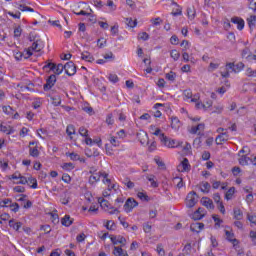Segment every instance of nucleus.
I'll return each instance as SVG.
<instances>
[{
	"label": "nucleus",
	"instance_id": "nucleus-1",
	"mask_svg": "<svg viewBox=\"0 0 256 256\" xmlns=\"http://www.w3.org/2000/svg\"><path fill=\"white\" fill-rule=\"evenodd\" d=\"M160 141L162 145L168 147V149H175V147H183V142H177L175 139H171L165 136V133L160 134Z\"/></svg>",
	"mask_w": 256,
	"mask_h": 256
},
{
	"label": "nucleus",
	"instance_id": "nucleus-2",
	"mask_svg": "<svg viewBox=\"0 0 256 256\" xmlns=\"http://www.w3.org/2000/svg\"><path fill=\"white\" fill-rule=\"evenodd\" d=\"M98 203H100V207H102V209H104V211H108V213L110 215H115L116 213H119V209L111 206L109 201H107L103 197L98 198Z\"/></svg>",
	"mask_w": 256,
	"mask_h": 256
},
{
	"label": "nucleus",
	"instance_id": "nucleus-3",
	"mask_svg": "<svg viewBox=\"0 0 256 256\" xmlns=\"http://www.w3.org/2000/svg\"><path fill=\"white\" fill-rule=\"evenodd\" d=\"M197 201H199V197L197 196V193L192 191L188 193L186 197V207L191 209L192 207H195L197 205Z\"/></svg>",
	"mask_w": 256,
	"mask_h": 256
},
{
	"label": "nucleus",
	"instance_id": "nucleus-4",
	"mask_svg": "<svg viewBox=\"0 0 256 256\" xmlns=\"http://www.w3.org/2000/svg\"><path fill=\"white\" fill-rule=\"evenodd\" d=\"M101 177H103V179H107V177H109V173L105 171H100L98 173L92 174L89 177V184L95 185V183H97L98 181H101Z\"/></svg>",
	"mask_w": 256,
	"mask_h": 256
},
{
	"label": "nucleus",
	"instance_id": "nucleus-5",
	"mask_svg": "<svg viewBox=\"0 0 256 256\" xmlns=\"http://www.w3.org/2000/svg\"><path fill=\"white\" fill-rule=\"evenodd\" d=\"M139 205V202L135 200V198H128L124 204V211L126 213H131L135 207Z\"/></svg>",
	"mask_w": 256,
	"mask_h": 256
},
{
	"label": "nucleus",
	"instance_id": "nucleus-6",
	"mask_svg": "<svg viewBox=\"0 0 256 256\" xmlns=\"http://www.w3.org/2000/svg\"><path fill=\"white\" fill-rule=\"evenodd\" d=\"M55 83H57V76L52 74L47 78L46 83L43 86L44 91H51L55 86Z\"/></svg>",
	"mask_w": 256,
	"mask_h": 256
},
{
	"label": "nucleus",
	"instance_id": "nucleus-7",
	"mask_svg": "<svg viewBox=\"0 0 256 256\" xmlns=\"http://www.w3.org/2000/svg\"><path fill=\"white\" fill-rule=\"evenodd\" d=\"M45 67H48L51 71H54L56 75H61V73L65 71V65L63 64L56 65L55 63H48L47 65L44 66V68Z\"/></svg>",
	"mask_w": 256,
	"mask_h": 256
},
{
	"label": "nucleus",
	"instance_id": "nucleus-8",
	"mask_svg": "<svg viewBox=\"0 0 256 256\" xmlns=\"http://www.w3.org/2000/svg\"><path fill=\"white\" fill-rule=\"evenodd\" d=\"M65 73L68 75V77H73V75L77 73V66H75L73 61H69L65 64Z\"/></svg>",
	"mask_w": 256,
	"mask_h": 256
},
{
	"label": "nucleus",
	"instance_id": "nucleus-9",
	"mask_svg": "<svg viewBox=\"0 0 256 256\" xmlns=\"http://www.w3.org/2000/svg\"><path fill=\"white\" fill-rule=\"evenodd\" d=\"M177 171H179V173H188V171H191V164H189V159L184 158L183 161L177 166Z\"/></svg>",
	"mask_w": 256,
	"mask_h": 256
},
{
	"label": "nucleus",
	"instance_id": "nucleus-10",
	"mask_svg": "<svg viewBox=\"0 0 256 256\" xmlns=\"http://www.w3.org/2000/svg\"><path fill=\"white\" fill-rule=\"evenodd\" d=\"M111 242L113 245H122V247H125V244L127 243V239L125 237L119 235V236H111L110 237Z\"/></svg>",
	"mask_w": 256,
	"mask_h": 256
},
{
	"label": "nucleus",
	"instance_id": "nucleus-11",
	"mask_svg": "<svg viewBox=\"0 0 256 256\" xmlns=\"http://www.w3.org/2000/svg\"><path fill=\"white\" fill-rule=\"evenodd\" d=\"M204 228L205 224L201 222H194L190 225V231H192V233H201V231H203Z\"/></svg>",
	"mask_w": 256,
	"mask_h": 256
},
{
	"label": "nucleus",
	"instance_id": "nucleus-12",
	"mask_svg": "<svg viewBox=\"0 0 256 256\" xmlns=\"http://www.w3.org/2000/svg\"><path fill=\"white\" fill-rule=\"evenodd\" d=\"M232 23H234L235 25H237V29L239 31H243V29L245 28V20H243V18H239V17H233L231 19Z\"/></svg>",
	"mask_w": 256,
	"mask_h": 256
},
{
	"label": "nucleus",
	"instance_id": "nucleus-13",
	"mask_svg": "<svg viewBox=\"0 0 256 256\" xmlns=\"http://www.w3.org/2000/svg\"><path fill=\"white\" fill-rule=\"evenodd\" d=\"M228 140H229V134H227V132L219 134L215 139L216 145H223V143H225V141H228Z\"/></svg>",
	"mask_w": 256,
	"mask_h": 256
},
{
	"label": "nucleus",
	"instance_id": "nucleus-14",
	"mask_svg": "<svg viewBox=\"0 0 256 256\" xmlns=\"http://www.w3.org/2000/svg\"><path fill=\"white\" fill-rule=\"evenodd\" d=\"M29 49L39 53V51L43 49V44L41 40H36L35 42H33L32 45L29 47Z\"/></svg>",
	"mask_w": 256,
	"mask_h": 256
},
{
	"label": "nucleus",
	"instance_id": "nucleus-15",
	"mask_svg": "<svg viewBox=\"0 0 256 256\" xmlns=\"http://www.w3.org/2000/svg\"><path fill=\"white\" fill-rule=\"evenodd\" d=\"M137 139L140 141L141 145H145L147 141H149V136H147V132H139L137 133Z\"/></svg>",
	"mask_w": 256,
	"mask_h": 256
},
{
	"label": "nucleus",
	"instance_id": "nucleus-16",
	"mask_svg": "<svg viewBox=\"0 0 256 256\" xmlns=\"http://www.w3.org/2000/svg\"><path fill=\"white\" fill-rule=\"evenodd\" d=\"M202 205L206 207V209H215V205H213V200L207 197L202 198Z\"/></svg>",
	"mask_w": 256,
	"mask_h": 256
},
{
	"label": "nucleus",
	"instance_id": "nucleus-17",
	"mask_svg": "<svg viewBox=\"0 0 256 256\" xmlns=\"http://www.w3.org/2000/svg\"><path fill=\"white\" fill-rule=\"evenodd\" d=\"M81 59L83 61H88V63H93V61H95L93 55H91V53L87 51L81 53Z\"/></svg>",
	"mask_w": 256,
	"mask_h": 256
},
{
	"label": "nucleus",
	"instance_id": "nucleus-18",
	"mask_svg": "<svg viewBox=\"0 0 256 256\" xmlns=\"http://www.w3.org/2000/svg\"><path fill=\"white\" fill-rule=\"evenodd\" d=\"M8 225H9V227H11L12 229H14V231H19V230L21 229V227H23V223H21V222H16L15 219L9 220Z\"/></svg>",
	"mask_w": 256,
	"mask_h": 256
},
{
	"label": "nucleus",
	"instance_id": "nucleus-19",
	"mask_svg": "<svg viewBox=\"0 0 256 256\" xmlns=\"http://www.w3.org/2000/svg\"><path fill=\"white\" fill-rule=\"evenodd\" d=\"M171 127L175 131H179V129L181 128V121L179 120V118H177V117H172L171 118Z\"/></svg>",
	"mask_w": 256,
	"mask_h": 256
},
{
	"label": "nucleus",
	"instance_id": "nucleus-20",
	"mask_svg": "<svg viewBox=\"0 0 256 256\" xmlns=\"http://www.w3.org/2000/svg\"><path fill=\"white\" fill-rule=\"evenodd\" d=\"M225 235H226L227 241H230V243H233L234 246L237 245V243H239V241L235 239V234L231 233L230 231L226 230Z\"/></svg>",
	"mask_w": 256,
	"mask_h": 256
},
{
	"label": "nucleus",
	"instance_id": "nucleus-21",
	"mask_svg": "<svg viewBox=\"0 0 256 256\" xmlns=\"http://www.w3.org/2000/svg\"><path fill=\"white\" fill-rule=\"evenodd\" d=\"M61 224L64 225V227H71V225H73V219H71V216L65 215L64 218L61 219Z\"/></svg>",
	"mask_w": 256,
	"mask_h": 256
},
{
	"label": "nucleus",
	"instance_id": "nucleus-22",
	"mask_svg": "<svg viewBox=\"0 0 256 256\" xmlns=\"http://www.w3.org/2000/svg\"><path fill=\"white\" fill-rule=\"evenodd\" d=\"M113 255H115V256H128L127 251L123 250V248H121L119 246L114 247Z\"/></svg>",
	"mask_w": 256,
	"mask_h": 256
},
{
	"label": "nucleus",
	"instance_id": "nucleus-23",
	"mask_svg": "<svg viewBox=\"0 0 256 256\" xmlns=\"http://www.w3.org/2000/svg\"><path fill=\"white\" fill-rule=\"evenodd\" d=\"M233 215L236 221H241L243 219V211H241L239 208L233 209Z\"/></svg>",
	"mask_w": 256,
	"mask_h": 256
},
{
	"label": "nucleus",
	"instance_id": "nucleus-24",
	"mask_svg": "<svg viewBox=\"0 0 256 256\" xmlns=\"http://www.w3.org/2000/svg\"><path fill=\"white\" fill-rule=\"evenodd\" d=\"M29 155L30 157H34V159H37V157H39L40 155L39 148L37 146L29 147Z\"/></svg>",
	"mask_w": 256,
	"mask_h": 256
},
{
	"label": "nucleus",
	"instance_id": "nucleus-25",
	"mask_svg": "<svg viewBox=\"0 0 256 256\" xmlns=\"http://www.w3.org/2000/svg\"><path fill=\"white\" fill-rule=\"evenodd\" d=\"M200 190L202 193H209V191H211V184H209V182H202L200 184Z\"/></svg>",
	"mask_w": 256,
	"mask_h": 256
},
{
	"label": "nucleus",
	"instance_id": "nucleus-26",
	"mask_svg": "<svg viewBox=\"0 0 256 256\" xmlns=\"http://www.w3.org/2000/svg\"><path fill=\"white\" fill-rule=\"evenodd\" d=\"M0 131L6 133V135H11L13 133V128L11 126H4L0 124Z\"/></svg>",
	"mask_w": 256,
	"mask_h": 256
},
{
	"label": "nucleus",
	"instance_id": "nucleus-27",
	"mask_svg": "<svg viewBox=\"0 0 256 256\" xmlns=\"http://www.w3.org/2000/svg\"><path fill=\"white\" fill-rule=\"evenodd\" d=\"M146 179L148 181H150L151 187H153L154 189L159 187V183H157V181H155V175H147Z\"/></svg>",
	"mask_w": 256,
	"mask_h": 256
},
{
	"label": "nucleus",
	"instance_id": "nucleus-28",
	"mask_svg": "<svg viewBox=\"0 0 256 256\" xmlns=\"http://www.w3.org/2000/svg\"><path fill=\"white\" fill-rule=\"evenodd\" d=\"M233 195H235V187H231L225 194V199L227 201H231L233 199Z\"/></svg>",
	"mask_w": 256,
	"mask_h": 256
},
{
	"label": "nucleus",
	"instance_id": "nucleus-29",
	"mask_svg": "<svg viewBox=\"0 0 256 256\" xmlns=\"http://www.w3.org/2000/svg\"><path fill=\"white\" fill-rule=\"evenodd\" d=\"M62 169L64 171H73V169H75V165L71 162L64 163L62 164Z\"/></svg>",
	"mask_w": 256,
	"mask_h": 256
},
{
	"label": "nucleus",
	"instance_id": "nucleus-30",
	"mask_svg": "<svg viewBox=\"0 0 256 256\" xmlns=\"http://www.w3.org/2000/svg\"><path fill=\"white\" fill-rule=\"evenodd\" d=\"M67 157H70L71 161H81V156L77 153H66Z\"/></svg>",
	"mask_w": 256,
	"mask_h": 256
},
{
	"label": "nucleus",
	"instance_id": "nucleus-31",
	"mask_svg": "<svg viewBox=\"0 0 256 256\" xmlns=\"http://www.w3.org/2000/svg\"><path fill=\"white\" fill-rule=\"evenodd\" d=\"M33 55V51L31 50V48L25 49L22 52V59H29V57H31Z\"/></svg>",
	"mask_w": 256,
	"mask_h": 256
},
{
	"label": "nucleus",
	"instance_id": "nucleus-32",
	"mask_svg": "<svg viewBox=\"0 0 256 256\" xmlns=\"http://www.w3.org/2000/svg\"><path fill=\"white\" fill-rule=\"evenodd\" d=\"M66 133L69 137H71V135H75V126L73 124H69L66 128Z\"/></svg>",
	"mask_w": 256,
	"mask_h": 256
},
{
	"label": "nucleus",
	"instance_id": "nucleus-33",
	"mask_svg": "<svg viewBox=\"0 0 256 256\" xmlns=\"http://www.w3.org/2000/svg\"><path fill=\"white\" fill-rule=\"evenodd\" d=\"M182 152L184 155H190L191 154V144L186 142L185 146L182 148Z\"/></svg>",
	"mask_w": 256,
	"mask_h": 256
},
{
	"label": "nucleus",
	"instance_id": "nucleus-34",
	"mask_svg": "<svg viewBox=\"0 0 256 256\" xmlns=\"http://www.w3.org/2000/svg\"><path fill=\"white\" fill-rule=\"evenodd\" d=\"M249 161H251V158L243 155L242 157L239 158V163L243 166L249 165Z\"/></svg>",
	"mask_w": 256,
	"mask_h": 256
},
{
	"label": "nucleus",
	"instance_id": "nucleus-35",
	"mask_svg": "<svg viewBox=\"0 0 256 256\" xmlns=\"http://www.w3.org/2000/svg\"><path fill=\"white\" fill-rule=\"evenodd\" d=\"M28 183H29L31 189H37V179L36 178L29 177Z\"/></svg>",
	"mask_w": 256,
	"mask_h": 256
},
{
	"label": "nucleus",
	"instance_id": "nucleus-36",
	"mask_svg": "<svg viewBox=\"0 0 256 256\" xmlns=\"http://www.w3.org/2000/svg\"><path fill=\"white\" fill-rule=\"evenodd\" d=\"M212 218H213V220L215 222V227L216 228L221 227V223H223V219L219 218L218 215H213Z\"/></svg>",
	"mask_w": 256,
	"mask_h": 256
},
{
	"label": "nucleus",
	"instance_id": "nucleus-37",
	"mask_svg": "<svg viewBox=\"0 0 256 256\" xmlns=\"http://www.w3.org/2000/svg\"><path fill=\"white\" fill-rule=\"evenodd\" d=\"M170 56H171V58L174 59V61H179V57H181V53H179V51H177V50H172L170 52Z\"/></svg>",
	"mask_w": 256,
	"mask_h": 256
},
{
	"label": "nucleus",
	"instance_id": "nucleus-38",
	"mask_svg": "<svg viewBox=\"0 0 256 256\" xmlns=\"http://www.w3.org/2000/svg\"><path fill=\"white\" fill-rule=\"evenodd\" d=\"M165 77L168 81H175V79L177 78V74L173 71H170L165 75Z\"/></svg>",
	"mask_w": 256,
	"mask_h": 256
},
{
	"label": "nucleus",
	"instance_id": "nucleus-39",
	"mask_svg": "<svg viewBox=\"0 0 256 256\" xmlns=\"http://www.w3.org/2000/svg\"><path fill=\"white\" fill-rule=\"evenodd\" d=\"M248 221H250V227H255L256 225V215H247Z\"/></svg>",
	"mask_w": 256,
	"mask_h": 256
},
{
	"label": "nucleus",
	"instance_id": "nucleus-40",
	"mask_svg": "<svg viewBox=\"0 0 256 256\" xmlns=\"http://www.w3.org/2000/svg\"><path fill=\"white\" fill-rule=\"evenodd\" d=\"M203 214L199 213V210L198 211H195L193 214H192V219H194V221H201V219H203Z\"/></svg>",
	"mask_w": 256,
	"mask_h": 256
},
{
	"label": "nucleus",
	"instance_id": "nucleus-41",
	"mask_svg": "<svg viewBox=\"0 0 256 256\" xmlns=\"http://www.w3.org/2000/svg\"><path fill=\"white\" fill-rule=\"evenodd\" d=\"M18 9L20 11H29L30 13H35V9L31 8V7H28V6H25L23 4H20Z\"/></svg>",
	"mask_w": 256,
	"mask_h": 256
},
{
	"label": "nucleus",
	"instance_id": "nucleus-42",
	"mask_svg": "<svg viewBox=\"0 0 256 256\" xmlns=\"http://www.w3.org/2000/svg\"><path fill=\"white\" fill-rule=\"evenodd\" d=\"M150 22L152 23V25H154L155 27L161 25L163 23V20L160 17L157 18H152L150 20Z\"/></svg>",
	"mask_w": 256,
	"mask_h": 256
},
{
	"label": "nucleus",
	"instance_id": "nucleus-43",
	"mask_svg": "<svg viewBox=\"0 0 256 256\" xmlns=\"http://www.w3.org/2000/svg\"><path fill=\"white\" fill-rule=\"evenodd\" d=\"M106 229H108V231H115V222L109 220L107 221L106 225H105Z\"/></svg>",
	"mask_w": 256,
	"mask_h": 256
},
{
	"label": "nucleus",
	"instance_id": "nucleus-44",
	"mask_svg": "<svg viewBox=\"0 0 256 256\" xmlns=\"http://www.w3.org/2000/svg\"><path fill=\"white\" fill-rule=\"evenodd\" d=\"M102 181L108 185V191L115 189V184L111 185V179L109 177L104 178Z\"/></svg>",
	"mask_w": 256,
	"mask_h": 256
},
{
	"label": "nucleus",
	"instance_id": "nucleus-45",
	"mask_svg": "<svg viewBox=\"0 0 256 256\" xmlns=\"http://www.w3.org/2000/svg\"><path fill=\"white\" fill-rule=\"evenodd\" d=\"M137 197H139L141 199V201H150V198L147 195V193L138 192Z\"/></svg>",
	"mask_w": 256,
	"mask_h": 256
},
{
	"label": "nucleus",
	"instance_id": "nucleus-46",
	"mask_svg": "<svg viewBox=\"0 0 256 256\" xmlns=\"http://www.w3.org/2000/svg\"><path fill=\"white\" fill-rule=\"evenodd\" d=\"M2 111L6 115H13V108L11 106H3Z\"/></svg>",
	"mask_w": 256,
	"mask_h": 256
},
{
	"label": "nucleus",
	"instance_id": "nucleus-47",
	"mask_svg": "<svg viewBox=\"0 0 256 256\" xmlns=\"http://www.w3.org/2000/svg\"><path fill=\"white\" fill-rule=\"evenodd\" d=\"M79 134L82 137H89V130H87V128L82 126V127L79 128Z\"/></svg>",
	"mask_w": 256,
	"mask_h": 256
},
{
	"label": "nucleus",
	"instance_id": "nucleus-48",
	"mask_svg": "<svg viewBox=\"0 0 256 256\" xmlns=\"http://www.w3.org/2000/svg\"><path fill=\"white\" fill-rule=\"evenodd\" d=\"M126 24L128 25V27H137V20H133L131 18H127L126 19Z\"/></svg>",
	"mask_w": 256,
	"mask_h": 256
},
{
	"label": "nucleus",
	"instance_id": "nucleus-49",
	"mask_svg": "<svg viewBox=\"0 0 256 256\" xmlns=\"http://www.w3.org/2000/svg\"><path fill=\"white\" fill-rule=\"evenodd\" d=\"M52 105H54L55 107H59V105H61V97H52Z\"/></svg>",
	"mask_w": 256,
	"mask_h": 256
},
{
	"label": "nucleus",
	"instance_id": "nucleus-50",
	"mask_svg": "<svg viewBox=\"0 0 256 256\" xmlns=\"http://www.w3.org/2000/svg\"><path fill=\"white\" fill-rule=\"evenodd\" d=\"M183 96L185 97V99H191L193 97V92L191 91V89H186L183 91Z\"/></svg>",
	"mask_w": 256,
	"mask_h": 256
},
{
	"label": "nucleus",
	"instance_id": "nucleus-51",
	"mask_svg": "<svg viewBox=\"0 0 256 256\" xmlns=\"http://www.w3.org/2000/svg\"><path fill=\"white\" fill-rule=\"evenodd\" d=\"M248 21V25L251 29V27H255V23H256V16H250V18L247 19Z\"/></svg>",
	"mask_w": 256,
	"mask_h": 256
},
{
	"label": "nucleus",
	"instance_id": "nucleus-52",
	"mask_svg": "<svg viewBox=\"0 0 256 256\" xmlns=\"http://www.w3.org/2000/svg\"><path fill=\"white\" fill-rule=\"evenodd\" d=\"M14 57L16 61H21L23 59V52L19 50L14 51Z\"/></svg>",
	"mask_w": 256,
	"mask_h": 256
},
{
	"label": "nucleus",
	"instance_id": "nucleus-53",
	"mask_svg": "<svg viewBox=\"0 0 256 256\" xmlns=\"http://www.w3.org/2000/svg\"><path fill=\"white\" fill-rule=\"evenodd\" d=\"M11 199L6 198L0 202V207H9L11 205Z\"/></svg>",
	"mask_w": 256,
	"mask_h": 256
},
{
	"label": "nucleus",
	"instance_id": "nucleus-54",
	"mask_svg": "<svg viewBox=\"0 0 256 256\" xmlns=\"http://www.w3.org/2000/svg\"><path fill=\"white\" fill-rule=\"evenodd\" d=\"M138 39H141L142 41H147L149 39V34L147 32L139 33Z\"/></svg>",
	"mask_w": 256,
	"mask_h": 256
},
{
	"label": "nucleus",
	"instance_id": "nucleus-55",
	"mask_svg": "<svg viewBox=\"0 0 256 256\" xmlns=\"http://www.w3.org/2000/svg\"><path fill=\"white\" fill-rule=\"evenodd\" d=\"M11 211H13L14 213H17V211H19V203L15 202V203H11L9 205Z\"/></svg>",
	"mask_w": 256,
	"mask_h": 256
},
{
	"label": "nucleus",
	"instance_id": "nucleus-56",
	"mask_svg": "<svg viewBox=\"0 0 256 256\" xmlns=\"http://www.w3.org/2000/svg\"><path fill=\"white\" fill-rule=\"evenodd\" d=\"M173 181H174V183H175V181H178V183H177L178 189H181L183 187V178H181V177H174Z\"/></svg>",
	"mask_w": 256,
	"mask_h": 256
},
{
	"label": "nucleus",
	"instance_id": "nucleus-57",
	"mask_svg": "<svg viewBox=\"0 0 256 256\" xmlns=\"http://www.w3.org/2000/svg\"><path fill=\"white\" fill-rule=\"evenodd\" d=\"M244 67H245V64H243V62H239L238 64L235 65V73H239V71H242Z\"/></svg>",
	"mask_w": 256,
	"mask_h": 256
},
{
	"label": "nucleus",
	"instance_id": "nucleus-58",
	"mask_svg": "<svg viewBox=\"0 0 256 256\" xmlns=\"http://www.w3.org/2000/svg\"><path fill=\"white\" fill-rule=\"evenodd\" d=\"M156 251L158 255H161V256L165 255V249H163V245L161 244L157 245Z\"/></svg>",
	"mask_w": 256,
	"mask_h": 256
},
{
	"label": "nucleus",
	"instance_id": "nucleus-59",
	"mask_svg": "<svg viewBox=\"0 0 256 256\" xmlns=\"http://www.w3.org/2000/svg\"><path fill=\"white\" fill-rule=\"evenodd\" d=\"M108 79L111 83H117L119 81V77L116 74H110Z\"/></svg>",
	"mask_w": 256,
	"mask_h": 256
},
{
	"label": "nucleus",
	"instance_id": "nucleus-60",
	"mask_svg": "<svg viewBox=\"0 0 256 256\" xmlns=\"http://www.w3.org/2000/svg\"><path fill=\"white\" fill-rule=\"evenodd\" d=\"M111 145H113V147H119V142L117 141V138L114 136H111L109 139Z\"/></svg>",
	"mask_w": 256,
	"mask_h": 256
},
{
	"label": "nucleus",
	"instance_id": "nucleus-61",
	"mask_svg": "<svg viewBox=\"0 0 256 256\" xmlns=\"http://www.w3.org/2000/svg\"><path fill=\"white\" fill-rule=\"evenodd\" d=\"M170 43L172 45H179V37H177V35H173L171 38H170Z\"/></svg>",
	"mask_w": 256,
	"mask_h": 256
},
{
	"label": "nucleus",
	"instance_id": "nucleus-62",
	"mask_svg": "<svg viewBox=\"0 0 256 256\" xmlns=\"http://www.w3.org/2000/svg\"><path fill=\"white\" fill-rule=\"evenodd\" d=\"M226 71H231L235 73V64L234 63H227L226 64Z\"/></svg>",
	"mask_w": 256,
	"mask_h": 256
},
{
	"label": "nucleus",
	"instance_id": "nucleus-63",
	"mask_svg": "<svg viewBox=\"0 0 256 256\" xmlns=\"http://www.w3.org/2000/svg\"><path fill=\"white\" fill-rule=\"evenodd\" d=\"M212 113H217V114L223 113V106L221 105L214 106V110L212 111Z\"/></svg>",
	"mask_w": 256,
	"mask_h": 256
},
{
	"label": "nucleus",
	"instance_id": "nucleus-64",
	"mask_svg": "<svg viewBox=\"0 0 256 256\" xmlns=\"http://www.w3.org/2000/svg\"><path fill=\"white\" fill-rule=\"evenodd\" d=\"M249 9H252V11H256V1L255 0L249 1Z\"/></svg>",
	"mask_w": 256,
	"mask_h": 256
}]
</instances>
